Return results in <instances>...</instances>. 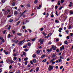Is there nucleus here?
Instances as JSON below:
<instances>
[{
  "mask_svg": "<svg viewBox=\"0 0 73 73\" xmlns=\"http://www.w3.org/2000/svg\"><path fill=\"white\" fill-rule=\"evenodd\" d=\"M36 59H34L33 60V62H34V63H36Z\"/></svg>",
  "mask_w": 73,
  "mask_h": 73,
  "instance_id": "obj_19",
  "label": "nucleus"
},
{
  "mask_svg": "<svg viewBox=\"0 0 73 73\" xmlns=\"http://www.w3.org/2000/svg\"><path fill=\"white\" fill-rule=\"evenodd\" d=\"M29 31L30 33H31L32 32V31L30 29H29Z\"/></svg>",
  "mask_w": 73,
  "mask_h": 73,
  "instance_id": "obj_63",
  "label": "nucleus"
},
{
  "mask_svg": "<svg viewBox=\"0 0 73 73\" xmlns=\"http://www.w3.org/2000/svg\"><path fill=\"white\" fill-rule=\"evenodd\" d=\"M18 14V12L17 11H15L14 12V15L15 16L17 15Z\"/></svg>",
  "mask_w": 73,
  "mask_h": 73,
  "instance_id": "obj_10",
  "label": "nucleus"
},
{
  "mask_svg": "<svg viewBox=\"0 0 73 73\" xmlns=\"http://www.w3.org/2000/svg\"><path fill=\"white\" fill-rule=\"evenodd\" d=\"M27 62H28L27 61L25 62V65H27Z\"/></svg>",
  "mask_w": 73,
  "mask_h": 73,
  "instance_id": "obj_41",
  "label": "nucleus"
},
{
  "mask_svg": "<svg viewBox=\"0 0 73 73\" xmlns=\"http://www.w3.org/2000/svg\"><path fill=\"white\" fill-rule=\"evenodd\" d=\"M26 11H27L26 10H25V11H24V12H23L21 14V16H23V15H24V13H25V12H26Z\"/></svg>",
  "mask_w": 73,
  "mask_h": 73,
  "instance_id": "obj_11",
  "label": "nucleus"
},
{
  "mask_svg": "<svg viewBox=\"0 0 73 73\" xmlns=\"http://www.w3.org/2000/svg\"><path fill=\"white\" fill-rule=\"evenodd\" d=\"M46 51H47V52H50V49H48Z\"/></svg>",
  "mask_w": 73,
  "mask_h": 73,
  "instance_id": "obj_40",
  "label": "nucleus"
},
{
  "mask_svg": "<svg viewBox=\"0 0 73 73\" xmlns=\"http://www.w3.org/2000/svg\"><path fill=\"white\" fill-rule=\"evenodd\" d=\"M62 68H63V66H61L60 67V69H62Z\"/></svg>",
  "mask_w": 73,
  "mask_h": 73,
  "instance_id": "obj_49",
  "label": "nucleus"
},
{
  "mask_svg": "<svg viewBox=\"0 0 73 73\" xmlns=\"http://www.w3.org/2000/svg\"><path fill=\"white\" fill-rule=\"evenodd\" d=\"M11 25H10L8 28V30H9L11 29Z\"/></svg>",
  "mask_w": 73,
  "mask_h": 73,
  "instance_id": "obj_23",
  "label": "nucleus"
},
{
  "mask_svg": "<svg viewBox=\"0 0 73 73\" xmlns=\"http://www.w3.org/2000/svg\"><path fill=\"white\" fill-rule=\"evenodd\" d=\"M11 17V15H9L7 16V17Z\"/></svg>",
  "mask_w": 73,
  "mask_h": 73,
  "instance_id": "obj_64",
  "label": "nucleus"
},
{
  "mask_svg": "<svg viewBox=\"0 0 73 73\" xmlns=\"http://www.w3.org/2000/svg\"><path fill=\"white\" fill-rule=\"evenodd\" d=\"M15 40H13V39L12 40V42H15Z\"/></svg>",
  "mask_w": 73,
  "mask_h": 73,
  "instance_id": "obj_62",
  "label": "nucleus"
},
{
  "mask_svg": "<svg viewBox=\"0 0 73 73\" xmlns=\"http://www.w3.org/2000/svg\"><path fill=\"white\" fill-rule=\"evenodd\" d=\"M64 45H63L62 46L60 47L61 50H62V49H64Z\"/></svg>",
  "mask_w": 73,
  "mask_h": 73,
  "instance_id": "obj_12",
  "label": "nucleus"
},
{
  "mask_svg": "<svg viewBox=\"0 0 73 73\" xmlns=\"http://www.w3.org/2000/svg\"><path fill=\"white\" fill-rule=\"evenodd\" d=\"M38 70H39V68L37 67V68H36V71L38 72Z\"/></svg>",
  "mask_w": 73,
  "mask_h": 73,
  "instance_id": "obj_24",
  "label": "nucleus"
},
{
  "mask_svg": "<svg viewBox=\"0 0 73 73\" xmlns=\"http://www.w3.org/2000/svg\"><path fill=\"white\" fill-rule=\"evenodd\" d=\"M43 29H44V28H42L40 29V31H42Z\"/></svg>",
  "mask_w": 73,
  "mask_h": 73,
  "instance_id": "obj_53",
  "label": "nucleus"
},
{
  "mask_svg": "<svg viewBox=\"0 0 73 73\" xmlns=\"http://www.w3.org/2000/svg\"><path fill=\"white\" fill-rule=\"evenodd\" d=\"M70 14H71V15H73V11H70Z\"/></svg>",
  "mask_w": 73,
  "mask_h": 73,
  "instance_id": "obj_26",
  "label": "nucleus"
},
{
  "mask_svg": "<svg viewBox=\"0 0 73 73\" xmlns=\"http://www.w3.org/2000/svg\"><path fill=\"white\" fill-rule=\"evenodd\" d=\"M15 73H20V70H18Z\"/></svg>",
  "mask_w": 73,
  "mask_h": 73,
  "instance_id": "obj_31",
  "label": "nucleus"
},
{
  "mask_svg": "<svg viewBox=\"0 0 73 73\" xmlns=\"http://www.w3.org/2000/svg\"><path fill=\"white\" fill-rule=\"evenodd\" d=\"M58 12L57 11H56V16H58V14L57 13Z\"/></svg>",
  "mask_w": 73,
  "mask_h": 73,
  "instance_id": "obj_56",
  "label": "nucleus"
},
{
  "mask_svg": "<svg viewBox=\"0 0 73 73\" xmlns=\"http://www.w3.org/2000/svg\"><path fill=\"white\" fill-rule=\"evenodd\" d=\"M4 14L5 15H7L8 14V12L7 11H5L4 12Z\"/></svg>",
  "mask_w": 73,
  "mask_h": 73,
  "instance_id": "obj_13",
  "label": "nucleus"
},
{
  "mask_svg": "<svg viewBox=\"0 0 73 73\" xmlns=\"http://www.w3.org/2000/svg\"><path fill=\"white\" fill-rule=\"evenodd\" d=\"M5 0H2V3H4V2H5Z\"/></svg>",
  "mask_w": 73,
  "mask_h": 73,
  "instance_id": "obj_36",
  "label": "nucleus"
},
{
  "mask_svg": "<svg viewBox=\"0 0 73 73\" xmlns=\"http://www.w3.org/2000/svg\"><path fill=\"white\" fill-rule=\"evenodd\" d=\"M58 5H60V1H58Z\"/></svg>",
  "mask_w": 73,
  "mask_h": 73,
  "instance_id": "obj_20",
  "label": "nucleus"
},
{
  "mask_svg": "<svg viewBox=\"0 0 73 73\" xmlns=\"http://www.w3.org/2000/svg\"><path fill=\"white\" fill-rule=\"evenodd\" d=\"M72 4H73V3H72V2H71L70 3L69 6L70 7H72Z\"/></svg>",
  "mask_w": 73,
  "mask_h": 73,
  "instance_id": "obj_9",
  "label": "nucleus"
},
{
  "mask_svg": "<svg viewBox=\"0 0 73 73\" xmlns=\"http://www.w3.org/2000/svg\"><path fill=\"white\" fill-rule=\"evenodd\" d=\"M51 17H54V15H53V14L51 16Z\"/></svg>",
  "mask_w": 73,
  "mask_h": 73,
  "instance_id": "obj_61",
  "label": "nucleus"
},
{
  "mask_svg": "<svg viewBox=\"0 0 73 73\" xmlns=\"http://www.w3.org/2000/svg\"><path fill=\"white\" fill-rule=\"evenodd\" d=\"M55 22L56 23H59V21L57 20H55Z\"/></svg>",
  "mask_w": 73,
  "mask_h": 73,
  "instance_id": "obj_17",
  "label": "nucleus"
},
{
  "mask_svg": "<svg viewBox=\"0 0 73 73\" xmlns=\"http://www.w3.org/2000/svg\"><path fill=\"white\" fill-rule=\"evenodd\" d=\"M40 52H41L42 53V51H41V50H37L36 51V52L37 54H39V53H40Z\"/></svg>",
  "mask_w": 73,
  "mask_h": 73,
  "instance_id": "obj_5",
  "label": "nucleus"
},
{
  "mask_svg": "<svg viewBox=\"0 0 73 73\" xmlns=\"http://www.w3.org/2000/svg\"><path fill=\"white\" fill-rule=\"evenodd\" d=\"M0 39L1 40H3L4 39H3V37L2 36L0 37Z\"/></svg>",
  "mask_w": 73,
  "mask_h": 73,
  "instance_id": "obj_29",
  "label": "nucleus"
},
{
  "mask_svg": "<svg viewBox=\"0 0 73 73\" xmlns=\"http://www.w3.org/2000/svg\"><path fill=\"white\" fill-rule=\"evenodd\" d=\"M65 32H66V33H67V34H68V33H69V32L68 31V30H66L65 31Z\"/></svg>",
  "mask_w": 73,
  "mask_h": 73,
  "instance_id": "obj_42",
  "label": "nucleus"
},
{
  "mask_svg": "<svg viewBox=\"0 0 73 73\" xmlns=\"http://www.w3.org/2000/svg\"><path fill=\"white\" fill-rule=\"evenodd\" d=\"M45 56V54H43L42 55V56L41 57V58H43V57H44Z\"/></svg>",
  "mask_w": 73,
  "mask_h": 73,
  "instance_id": "obj_18",
  "label": "nucleus"
},
{
  "mask_svg": "<svg viewBox=\"0 0 73 73\" xmlns=\"http://www.w3.org/2000/svg\"><path fill=\"white\" fill-rule=\"evenodd\" d=\"M28 58H25L24 59V60H25V61H27V60H28Z\"/></svg>",
  "mask_w": 73,
  "mask_h": 73,
  "instance_id": "obj_38",
  "label": "nucleus"
},
{
  "mask_svg": "<svg viewBox=\"0 0 73 73\" xmlns=\"http://www.w3.org/2000/svg\"><path fill=\"white\" fill-rule=\"evenodd\" d=\"M54 66H52L51 65H50L49 66L48 70L50 72L51 71V70H53V69Z\"/></svg>",
  "mask_w": 73,
  "mask_h": 73,
  "instance_id": "obj_2",
  "label": "nucleus"
},
{
  "mask_svg": "<svg viewBox=\"0 0 73 73\" xmlns=\"http://www.w3.org/2000/svg\"><path fill=\"white\" fill-rule=\"evenodd\" d=\"M14 56H17V54L16 53H15L14 54Z\"/></svg>",
  "mask_w": 73,
  "mask_h": 73,
  "instance_id": "obj_57",
  "label": "nucleus"
},
{
  "mask_svg": "<svg viewBox=\"0 0 73 73\" xmlns=\"http://www.w3.org/2000/svg\"><path fill=\"white\" fill-rule=\"evenodd\" d=\"M17 35L19 36H21V35H22V34L21 33H17Z\"/></svg>",
  "mask_w": 73,
  "mask_h": 73,
  "instance_id": "obj_25",
  "label": "nucleus"
},
{
  "mask_svg": "<svg viewBox=\"0 0 73 73\" xmlns=\"http://www.w3.org/2000/svg\"><path fill=\"white\" fill-rule=\"evenodd\" d=\"M56 58H54L53 59H52V60H51L50 61V62L51 63L52 62H53V61H54V60H56Z\"/></svg>",
  "mask_w": 73,
  "mask_h": 73,
  "instance_id": "obj_7",
  "label": "nucleus"
},
{
  "mask_svg": "<svg viewBox=\"0 0 73 73\" xmlns=\"http://www.w3.org/2000/svg\"><path fill=\"white\" fill-rule=\"evenodd\" d=\"M13 21V19H11L9 21V22L10 23H12V22Z\"/></svg>",
  "mask_w": 73,
  "mask_h": 73,
  "instance_id": "obj_50",
  "label": "nucleus"
},
{
  "mask_svg": "<svg viewBox=\"0 0 73 73\" xmlns=\"http://www.w3.org/2000/svg\"><path fill=\"white\" fill-rule=\"evenodd\" d=\"M38 2V0H36L34 2V3H35V4H36V3H37Z\"/></svg>",
  "mask_w": 73,
  "mask_h": 73,
  "instance_id": "obj_30",
  "label": "nucleus"
},
{
  "mask_svg": "<svg viewBox=\"0 0 73 73\" xmlns=\"http://www.w3.org/2000/svg\"><path fill=\"white\" fill-rule=\"evenodd\" d=\"M28 47V46H27V44L25 45H24V46H23V48H27V47Z\"/></svg>",
  "mask_w": 73,
  "mask_h": 73,
  "instance_id": "obj_15",
  "label": "nucleus"
},
{
  "mask_svg": "<svg viewBox=\"0 0 73 73\" xmlns=\"http://www.w3.org/2000/svg\"><path fill=\"white\" fill-rule=\"evenodd\" d=\"M64 43L66 44H68V41H64Z\"/></svg>",
  "mask_w": 73,
  "mask_h": 73,
  "instance_id": "obj_35",
  "label": "nucleus"
},
{
  "mask_svg": "<svg viewBox=\"0 0 73 73\" xmlns=\"http://www.w3.org/2000/svg\"><path fill=\"white\" fill-rule=\"evenodd\" d=\"M36 8L38 9H40V7L38 6H37L36 7Z\"/></svg>",
  "mask_w": 73,
  "mask_h": 73,
  "instance_id": "obj_55",
  "label": "nucleus"
},
{
  "mask_svg": "<svg viewBox=\"0 0 73 73\" xmlns=\"http://www.w3.org/2000/svg\"><path fill=\"white\" fill-rule=\"evenodd\" d=\"M46 18H48V16H49V13H47L46 15Z\"/></svg>",
  "mask_w": 73,
  "mask_h": 73,
  "instance_id": "obj_27",
  "label": "nucleus"
},
{
  "mask_svg": "<svg viewBox=\"0 0 73 73\" xmlns=\"http://www.w3.org/2000/svg\"><path fill=\"white\" fill-rule=\"evenodd\" d=\"M36 54H34L33 55V57L34 58L36 57Z\"/></svg>",
  "mask_w": 73,
  "mask_h": 73,
  "instance_id": "obj_33",
  "label": "nucleus"
},
{
  "mask_svg": "<svg viewBox=\"0 0 73 73\" xmlns=\"http://www.w3.org/2000/svg\"><path fill=\"white\" fill-rule=\"evenodd\" d=\"M52 35V33H50L49 34H48V35L47 36V38H48V37H50V36Z\"/></svg>",
  "mask_w": 73,
  "mask_h": 73,
  "instance_id": "obj_8",
  "label": "nucleus"
},
{
  "mask_svg": "<svg viewBox=\"0 0 73 73\" xmlns=\"http://www.w3.org/2000/svg\"><path fill=\"white\" fill-rule=\"evenodd\" d=\"M18 42H19V40H17L16 41L15 40V43L17 44V43H18Z\"/></svg>",
  "mask_w": 73,
  "mask_h": 73,
  "instance_id": "obj_16",
  "label": "nucleus"
},
{
  "mask_svg": "<svg viewBox=\"0 0 73 73\" xmlns=\"http://www.w3.org/2000/svg\"><path fill=\"white\" fill-rule=\"evenodd\" d=\"M25 41V40H24L22 41H20L19 42V43H18V45L19 46H21V45H23V42Z\"/></svg>",
  "mask_w": 73,
  "mask_h": 73,
  "instance_id": "obj_1",
  "label": "nucleus"
},
{
  "mask_svg": "<svg viewBox=\"0 0 73 73\" xmlns=\"http://www.w3.org/2000/svg\"><path fill=\"white\" fill-rule=\"evenodd\" d=\"M4 52L5 54H6V55H7V54H9V52H7L5 51V50H4Z\"/></svg>",
  "mask_w": 73,
  "mask_h": 73,
  "instance_id": "obj_6",
  "label": "nucleus"
},
{
  "mask_svg": "<svg viewBox=\"0 0 73 73\" xmlns=\"http://www.w3.org/2000/svg\"><path fill=\"white\" fill-rule=\"evenodd\" d=\"M31 63L32 65H33V61L32 60L31 61Z\"/></svg>",
  "mask_w": 73,
  "mask_h": 73,
  "instance_id": "obj_54",
  "label": "nucleus"
},
{
  "mask_svg": "<svg viewBox=\"0 0 73 73\" xmlns=\"http://www.w3.org/2000/svg\"><path fill=\"white\" fill-rule=\"evenodd\" d=\"M64 1H65V0H62L61 1V3H63L64 2Z\"/></svg>",
  "mask_w": 73,
  "mask_h": 73,
  "instance_id": "obj_34",
  "label": "nucleus"
},
{
  "mask_svg": "<svg viewBox=\"0 0 73 73\" xmlns=\"http://www.w3.org/2000/svg\"><path fill=\"white\" fill-rule=\"evenodd\" d=\"M32 41H35L36 40V38H34V39H32Z\"/></svg>",
  "mask_w": 73,
  "mask_h": 73,
  "instance_id": "obj_32",
  "label": "nucleus"
},
{
  "mask_svg": "<svg viewBox=\"0 0 73 73\" xmlns=\"http://www.w3.org/2000/svg\"><path fill=\"white\" fill-rule=\"evenodd\" d=\"M12 66H11V65H10V66H9V69H12Z\"/></svg>",
  "mask_w": 73,
  "mask_h": 73,
  "instance_id": "obj_52",
  "label": "nucleus"
},
{
  "mask_svg": "<svg viewBox=\"0 0 73 73\" xmlns=\"http://www.w3.org/2000/svg\"><path fill=\"white\" fill-rule=\"evenodd\" d=\"M69 12V10H65V12Z\"/></svg>",
  "mask_w": 73,
  "mask_h": 73,
  "instance_id": "obj_58",
  "label": "nucleus"
},
{
  "mask_svg": "<svg viewBox=\"0 0 73 73\" xmlns=\"http://www.w3.org/2000/svg\"><path fill=\"white\" fill-rule=\"evenodd\" d=\"M52 62V64H55V63H56V62H54V61Z\"/></svg>",
  "mask_w": 73,
  "mask_h": 73,
  "instance_id": "obj_48",
  "label": "nucleus"
},
{
  "mask_svg": "<svg viewBox=\"0 0 73 73\" xmlns=\"http://www.w3.org/2000/svg\"><path fill=\"white\" fill-rule=\"evenodd\" d=\"M52 48L54 50H56V47L54 46V45H52Z\"/></svg>",
  "mask_w": 73,
  "mask_h": 73,
  "instance_id": "obj_4",
  "label": "nucleus"
},
{
  "mask_svg": "<svg viewBox=\"0 0 73 73\" xmlns=\"http://www.w3.org/2000/svg\"><path fill=\"white\" fill-rule=\"evenodd\" d=\"M42 33L43 36H46V35H47V33H45L44 32H43Z\"/></svg>",
  "mask_w": 73,
  "mask_h": 73,
  "instance_id": "obj_14",
  "label": "nucleus"
},
{
  "mask_svg": "<svg viewBox=\"0 0 73 73\" xmlns=\"http://www.w3.org/2000/svg\"><path fill=\"white\" fill-rule=\"evenodd\" d=\"M23 29H25V26H23Z\"/></svg>",
  "mask_w": 73,
  "mask_h": 73,
  "instance_id": "obj_45",
  "label": "nucleus"
},
{
  "mask_svg": "<svg viewBox=\"0 0 73 73\" xmlns=\"http://www.w3.org/2000/svg\"><path fill=\"white\" fill-rule=\"evenodd\" d=\"M57 8H58V6H55V8L56 9H57Z\"/></svg>",
  "mask_w": 73,
  "mask_h": 73,
  "instance_id": "obj_60",
  "label": "nucleus"
},
{
  "mask_svg": "<svg viewBox=\"0 0 73 73\" xmlns=\"http://www.w3.org/2000/svg\"><path fill=\"white\" fill-rule=\"evenodd\" d=\"M55 56H56V54H53L52 56V58H54V57H55Z\"/></svg>",
  "mask_w": 73,
  "mask_h": 73,
  "instance_id": "obj_21",
  "label": "nucleus"
},
{
  "mask_svg": "<svg viewBox=\"0 0 73 73\" xmlns=\"http://www.w3.org/2000/svg\"><path fill=\"white\" fill-rule=\"evenodd\" d=\"M58 61L60 62H62V60H61V59H59V60Z\"/></svg>",
  "mask_w": 73,
  "mask_h": 73,
  "instance_id": "obj_43",
  "label": "nucleus"
},
{
  "mask_svg": "<svg viewBox=\"0 0 73 73\" xmlns=\"http://www.w3.org/2000/svg\"><path fill=\"white\" fill-rule=\"evenodd\" d=\"M45 40V39H40L39 40V41H40V44H43V42H44V41Z\"/></svg>",
  "mask_w": 73,
  "mask_h": 73,
  "instance_id": "obj_3",
  "label": "nucleus"
},
{
  "mask_svg": "<svg viewBox=\"0 0 73 73\" xmlns=\"http://www.w3.org/2000/svg\"><path fill=\"white\" fill-rule=\"evenodd\" d=\"M31 45V43H27V45H28V46H30Z\"/></svg>",
  "mask_w": 73,
  "mask_h": 73,
  "instance_id": "obj_39",
  "label": "nucleus"
},
{
  "mask_svg": "<svg viewBox=\"0 0 73 73\" xmlns=\"http://www.w3.org/2000/svg\"><path fill=\"white\" fill-rule=\"evenodd\" d=\"M12 5L13 6H15V3H13L12 4Z\"/></svg>",
  "mask_w": 73,
  "mask_h": 73,
  "instance_id": "obj_37",
  "label": "nucleus"
},
{
  "mask_svg": "<svg viewBox=\"0 0 73 73\" xmlns=\"http://www.w3.org/2000/svg\"><path fill=\"white\" fill-rule=\"evenodd\" d=\"M12 32L13 33V34H15V31H14V30H12Z\"/></svg>",
  "mask_w": 73,
  "mask_h": 73,
  "instance_id": "obj_44",
  "label": "nucleus"
},
{
  "mask_svg": "<svg viewBox=\"0 0 73 73\" xmlns=\"http://www.w3.org/2000/svg\"><path fill=\"white\" fill-rule=\"evenodd\" d=\"M46 59H44L42 61V62H46Z\"/></svg>",
  "mask_w": 73,
  "mask_h": 73,
  "instance_id": "obj_28",
  "label": "nucleus"
},
{
  "mask_svg": "<svg viewBox=\"0 0 73 73\" xmlns=\"http://www.w3.org/2000/svg\"><path fill=\"white\" fill-rule=\"evenodd\" d=\"M23 54L24 56H25L26 55V53L25 52H24L23 53Z\"/></svg>",
  "mask_w": 73,
  "mask_h": 73,
  "instance_id": "obj_46",
  "label": "nucleus"
},
{
  "mask_svg": "<svg viewBox=\"0 0 73 73\" xmlns=\"http://www.w3.org/2000/svg\"><path fill=\"white\" fill-rule=\"evenodd\" d=\"M8 38H9L10 37L11 35L10 34H9L8 36Z\"/></svg>",
  "mask_w": 73,
  "mask_h": 73,
  "instance_id": "obj_47",
  "label": "nucleus"
},
{
  "mask_svg": "<svg viewBox=\"0 0 73 73\" xmlns=\"http://www.w3.org/2000/svg\"><path fill=\"white\" fill-rule=\"evenodd\" d=\"M20 23V21H18L17 22V25H19V24Z\"/></svg>",
  "mask_w": 73,
  "mask_h": 73,
  "instance_id": "obj_22",
  "label": "nucleus"
},
{
  "mask_svg": "<svg viewBox=\"0 0 73 73\" xmlns=\"http://www.w3.org/2000/svg\"><path fill=\"white\" fill-rule=\"evenodd\" d=\"M13 58H14V60H16V59H17V58H16V57H14Z\"/></svg>",
  "mask_w": 73,
  "mask_h": 73,
  "instance_id": "obj_51",
  "label": "nucleus"
},
{
  "mask_svg": "<svg viewBox=\"0 0 73 73\" xmlns=\"http://www.w3.org/2000/svg\"><path fill=\"white\" fill-rule=\"evenodd\" d=\"M5 32H6V30H5V31L3 32V34H5Z\"/></svg>",
  "mask_w": 73,
  "mask_h": 73,
  "instance_id": "obj_59",
  "label": "nucleus"
}]
</instances>
